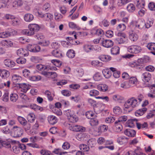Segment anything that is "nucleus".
Listing matches in <instances>:
<instances>
[{
    "instance_id": "nucleus-1",
    "label": "nucleus",
    "mask_w": 155,
    "mask_h": 155,
    "mask_svg": "<svg viewBox=\"0 0 155 155\" xmlns=\"http://www.w3.org/2000/svg\"><path fill=\"white\" fill-rule=\"evenodd\" d=\"M140 104L139 102L134 97H132L128 99L124 104L125 108L132 110L133 108L138 107Z\"/></svg>"
},
{
    "instance_id": "nucleus-2",
    "label": "nucleus",
    "mask_w": 155,
    "mask_h": 155,
    "mask_svg": "<svg viewBox=\"0 0 155 155\" xmlns=\"http://www.w3.org/2000/svg\"><path fill=\"white\" fill-rule=\"evenodd\" d=\"M117 35L119 37L115 40V42L117 44H121L127 42V37L125 33L118 32L117 34Z\"/></svg>"
},
{
    "instance_id": "nucleus-3",
    "label": "nucleus",
    "mask_w": 155,
    "mask_h": 155,
    "mask_svg": "<svg viewBox=\"0 0 155 155\" xmlns=\"http://www.w3.org/2000/svg\"><path fill=\"white\" fill-rule=\"evenodd\" d=\"M128 51L133 54H138L141 52L142 51L141 47L138 45H132L127 48Z\"/></svg>"
},
{
    "instance_id": "nucleus-4",
    "label": "nucleus",
    "mask_w": 155,
    "mask_h": 155,
    "mask_svg": "<svg viewBox=\"0 0 155 155\" xmlns=\"http://www.w3.org/2000/svg\"><path fill=\"white\" fill-rule=\"evenodd\" d=\"M100 43L103 46L106 48H110L114 45V42L111 40L104 38H101Z\"/></svg>"
},
{
    "instance_id": "nucleus-5",
    "label": "nucleus",
    "mask_w": 155,
    "mask_h": 155,
    "mask_svg": "<svg viewBox=\"0 0 155 155\" xmlns=\"http://www.w3.org/2000/svg\"><path fill=\"white\" fill-rule=\"evenodd\" d=\"M69 129L71 131L77 132H84L85 130L84 127L78 125H72L69 127Z\"/></svg>"
},
{
    "instance_id": "nucleus-6",
    "label": "nucleus",
    "mask_w": 155,
    "mask_h": 155,
    "mask_svg": "<svg viewBox=\"0 0 155 155\" xmlns=\"http://www.w3.org/2000/svg\"><path fill=\"white\" fill-rule=\"evenodd\" d=\"M13 130L14 134L17 137L21 136L23 134V130L20 127L17 126H14L13 127Z\"/></svg>"
},
{
    "instance_id": "nucleus-7",
    "label": "nucleus",
    "mask_w": 155,
    "mask_h": 155,
    "mask_svg": "<svg viewBox=\"0 0 155 155\" xmlns=\"http://www.w3.org/2000/svg\"><path fill=\"white\" fill-rule=\"evenodd\" d=\"M104 104H96L94 107V111L96 113H99L104 110Z\"/></svg>"
},
{
    "instance_id": "nucleus-8",
    "label": "nucleus",
    "mask_w": 155,
    "mask_h": 155,
    "mask_svg": "<svg viewBox=\"0 0 155 155\" xmlns=\"http://www.w3.org/2000/svg\"><path fill=\"white\" fill-rule=\"evenodd\" d=\"M4 63L6 67L11 68L14 67L15 65V63L10 59H6L4 60Z\"/></svg>"
},
{
    "instance_id": "nucleus-9",
    "label": "nucleus",
    "mask_w": 155,
    "mask_h": 155,
    "mask_svg": "<svg viewBox=\"0 0 155 155\" xmlns=\"http://www.w3.org/2000/svg\"><path fill=\"white\" fill-rule=\"evenodd\" d=\"M19 88H21V91L24 93H26L30 89V85L25 83L18 84Z\"/></svg>"
},
{
    "instance_id": "nucleus-10",
    "label": "nucleus",
    "mask_w": 155,
    "mask_h": 155,
    "mask_svg": "<svg viewBox=\"0 0 155 155\" xmlns=\"http://www.w3.org/2000/svg\"><path fill=\"white\" fill-rule=\"evenodd\" d=\"M28 29H24L22 31V33L24 35L31 36L34 35L35 33L28 25Z\"/></svg>"
},
{
    "instance_id": "nucleus-11",
    "label": "nucleus",
    "mask_w": 155,
    "mask_h": 155,
    "mask_svg": "<svg viewBox=\"0 0 155 155\" xmlns=\"http://www.w3.org/2000/svg\"><path fill=\"white\" fill-rule=\"evenodd\" d=\"M28 29H24L22 31V33L24 35L31 36L34 35L35 33L28 25Z\"/></svg>"
},
{
    "instance_id": "nucleus-12",
    "label": "nucleus",
    "mask_w": 155,
    "mask_h": 155,
    "mask_svg": "<svg viewBox=\"0 0 155 155\" xmlns=\"http://www.w3.org/2000/svg\"><path fill=\"white\" fill-rule=\"evenodd\" d=\"M43 75L47 78H55L57 77L58 74L55 72H44L43 73Z\"/></svg>"
},
{
    "instance_id": "nucleus-13",
    "label": "nucleus",
    "mask_w": 155,
    "mask_h": 155,
    "mask_svg": "<svg viewBox=\"0 0 155 155\" xmlns=\"http://www.w3.org/2000/svg\"><path fill=\"white\" fill-rule=\"evenodd\" d=\"M112 97L114 101L118 103H122L124 101V97L119 95H114Z\"/></svg>"
},
{
    "instance_id": "nucleus-14",
    "label": "nucleus",
    "mask_w": 155,
    "mask_h": 155,
    "mask_svg": "<svg viewBox=\"0 0 155 155\" xmlns=\"http://www.w3.org/2000/svg\"><path fill=\"white\" fill-rule=\"evenodd\" d=\"M17 55L20 57L27 56L28 54V51L25 49L20 48L17 51Z\"/></svg>"
},
{
    "instance_id": "nucleus-15",
    "label": "nucleus",
    "mask_w": 155,
    "mask_h": 155,
    "mask_svg": "<svg viewBox=\"0 0 155 155\" xmlns=\"http://www.w3.org/2000/svg\"><path fill=\"white\" fill-rule=\"evenodd\" d=\"M149 60V58L147 56L138 59L137 62V64L140 66V69H141L142 67V64L148 62Z\"/></svg>"
},
{
    "instance_id": "nucleus-16",
    "label": "nucleus",
    "mask_w": 155,
    "mask_h": 155,
    "mask_svg": "<svg viewBox=\"0 0 155 155\" xmlns=\"http://www.w3.org/2000/svg\"><path fill=\"white\" fill-rule=\"evenodd\" d=\"M10 75V72L4 69H0V76L3 78H8Z\"/></svg>"
},
{
    "instance_id": "nucleus-17",
    "label": "nucleus",
    "mask_w": 155,
    "mask_h": 155,
    "mask_svg": "<svg viewBox=\"0 0 155 155\" xmlns=\"http://www.w3.org/2000/svg\"><path fill=\"white\" fill-rule=\"evenodd\" d=\"M124 133L126 135L129 137H134L136 134V132L134 130L130 129L125 130Z\"/></svg>"
},
{
    "instance_id": "nucleus-18",
    "label": "nucleus",
    "mask_w": 155,
    "mask_h": 155,
    "mask_svg": "<svg viewBox=\"0 0 155 155\" xmlns=\"http://www.w3.org/2000/svg\"><path fill=\"white\" fill-rule=\"evenodd\" d=\"M48 122L51 124L54 125L58 121L57 118L53 115H50L48 117Z\"/></svg>"
},
{
    "instance_id": "nucleus-19",
    "label": "nucleus",
    "mask_w": 155,
    "mask_h": 155,
    "mask_svg": "<svg viewBox=\"0 0 155 155\" xmlns=\"http://www.w3.org/2000/svg\"><path fill=\"white\" fill-rule=\"evenodd\" d=\"M128 138L124 136L120 137L117 139V142L120 145L124 144L128 142Z\"/></svg>"
},
{
    "instance_id": "nucleus-20",
    "label": "nucleus",
    "mask_w": 155,
    "mask_h": 155,
    "mask_svg": "<svg viewBox=\"0 0 155 155\" xmlns=\"http://www.w3.org/2000/svg\"><path fill=\"white\" fill-rule=\"evenodd\" d=\"M12 30L10 29L8 31L0 33V38H5L8 37L12 35Z\"/></svg>"
},
{
    "instance_id": "nucleus-21",
    "label": "nucleus",
    "mask_w": 155,
    "mask_h": 155,
    "mask_svg": "<svg viewBox=\"0 0 155 155\" xmlns=\"http://www.w3.org/2000/svg\"><path fill=\"white\" fill-rule=\"evenodd\" d=\"M151 75L148 72H145L143 73L142 75V78L145 82H148L151 78Z\"/></svg>"
},
{
    "instance_id": "nucleus-22",
    "label": "nucleus",
    "mask_w": 155,
    "mask_h": 155,
    "mask_svg": "<svg viewBox=\"0 0 155 155\" xmlns=\"http://www.w3.org/2000/svg\"><path fill=\"white\" fill-rule=\"evenodd\" d=\"M84 51L86 53H89L93 51L94 48L92 45L88 44L84 45L83 47Z\"/></svg>"
},
{
    "instance_id": "nucleus-23",
    "label": "nucleus",
    "mask_w": 155,
    "mask_h": 155,
    "mask_svg": "<svg viewBox=\"0 0 155 155\" xmlns=\"http://www.w3.org/2000/svg\"><path fill=\"white\" fill-rule=\"evenodd\" d=\"M1 45L6 47H9L12 46V42L9 40H3L0 43Z\"/></svg>"
},
{
    "instance_id": "nucleus-24",
    "label": "nucleus",
    "mask_w": 155,
    "mask_h": 155,
    "mask_svg": "<svg viewBox=\"0 0 155 155\" xmlns=\"http://www.w3.org/2000/svg\"><path fill=\"white\" fill-rule=\"evenodd\" d=\"M36 68L38 70L41 71V74L43 75V73L44 72H47L48 66L42 65L41 64H38L36 66Z\"/></svg>"
},
{
    "instance_id": "nucleus-25",
    "label": "nucleus",
    "mask_w": 155,
    "mask_h": 155,
    "mask_svg": "<svg viewBox=\"0 0 155 155\" xmlns=\"http://www.w3.org/2000/svg\"><path fill=\"white\" fill-rule=\"evenodd\" d=\"M22 80V78L18 75L14 74L12 77V80L14 83L17 84Z\"/></svg>"
},
{
    "instance_id": "nucleus-26",
    "label": "nucleus",
    "mask_w": 155,
    "mask_h": 155,
    "mask_svg": "<svg viewBox=\"0 0 155 155\" xmlns=\"http://www.w3.org/2000/svg\"><path fill=\"white\" fill-rule=\"evenodd\" d=\"M97 88L99 90L104 92L107 91L108 90V86L106 84H100L97 85Z\"/></svg>"
},
{
    "instance_id": "nucleus-27",
    "label": "nucleus",
    "mask_w": 155,
    "mask_h": 155,
    "mask_svg": "<svg viewBox=\"0 0 155 155\" xmlns=\"http://www.w3.org/2000/svg\"><path fill=\"white\" fill-rule=\"evenodd\" d=\"M102 73L104 76L106 78H109L111 77L112 74L108 69H104L102 70Z\"/></svg>"
},
{
    "instance_id": "nucleus-28",
    "label": "nucleus",
    "mask_w": 155,
    "mask_h": 155,
    "mask_svg": "<svg viewBox=\"0 0 155 155\" xmlns=\"http://www.w3.org/2000/svg\"><path fill=\"white\" fill-rule=\"evenodd\" d=\"M99 58L103 61L107 62L111 59V57L108 55H102L99 57Z\"/></svg>"
},
{
    "instance_id": "nucleus-29",
    "label": "nucleus",
    "mask_w": 155,
    "mask_h": 155,
    "mask_svg": "<svg viewBox=\"0 0 155 155\" xmlns=\"http://www.w3.org/2000/svg\"><path fill=\"white\" fill-rule=\"evenodd\" d=\"M29 107L31 108L36 111H41L43 110V108L42 107L34 104H31Z\"/></svg>"
},
{
    "instance_id": "nucleus-30",
    "label": "nucleus",
    "mask_w": 155,
    "mask_h": 155,
    "mask_svg": "<svg viewBox=\"0 0 155 155\" xmlns=\"http://www.w3.org/2000/svg\"><path fill=\"white\" fill-rule=\"evenodd\" d=\"M114 125L115 127L114 130L117 132H120L123 129L122 125L117 121H116L114 123Z\"/></svg>"
},
{
    "instance_id": "nucleus-31",
    "label": "nucleus",
    "mask_w": 155,
    "mask_h": 155,
    "mask_svg": "<svg viewBox=\"0 0 155 155\" xmlns=\"http://www.w3.org/2000/svg\"><path fill=\"white\" fill-rule=\"evenodd\" d=\"M137 122V119H136L129 120L127 122V125L130 127H134Z\"/></svg>"
},
{
    "instance_id": "nucleus-32",
    "label": "nucleus",
    "mask_w": 155,
    "mask_h": 155,
    "mask_svg": "<svg viewBox=\"0 0 155 155\" xmlns=\"http://www.w3.org/2000/svg\"><path fill=\"white\" fill-rule=\"evenodd\" d=\"M136 6L139 8H144L145 2L144 0H136Z\"/></svg>"
},
{
    "instance_id": "nucleus-33",
    "label": "nucleus",
    "mask_w": 155,
    "mask_h": 155,
    "mask_svg": "<svg viewBox=\"0 0 155 155\" xmlns=\"http://www.w3.org/2000/svg\"><path fill=\"white\" fill-rule=\"evenodd\" d=\"M146 108L144 107L141 109H139L136 111L135 113V115L137 117L143 115L147 110Z\"/></svg>"
},
{
    "instance_id": "nucleus-34",
    "label": "nucleus",
    "mask_w": 155,
    "mask_h": 155,
    "mask_svg": "<svg viewBox=\"0 0 155 155\" xmlns=\"http://www.w3.org/2000/svg\"><path fill=\"white\" fill-rule=\"evenodd\" d=\"M45 94V95L46 96L49 101H51L53 100V97L54 96V94L51 93V92L48 90L46 91Z\"/></svg>"
},
{
    "instance_id": "nucleus-35",
    "label": "nucleus",
    "mask_w": 155,
    "mask_h": 155,
    "mask_svg": "<svg viewBox=\"0 0 155 155\" xmlns=\"http://www.w3.org/2000/svg\"><path fill=\"white\" fill-rule=\"evenodd\" d=\"M3 146L7 148H9L11 147V145L9 141L7 140L3 141L0 140V147Z\"/></svg>"
},
{
    "instance_id": "nucleus-36",
    "label": "nucleus",
    "mask_w": 155,
    "mask_h": 155,
    "mask_svg": "<svg viewBox=\"0 0 155 155\" xmlns=\"http://www.w3.org/2000/svg\"><path fill=\"white\" fill-rule=\"evenodd\" d=\"M29 25L35 33L38 31L40 28L39 25L36 24H30Z\"/></svg>"
},
{
    "instance_id": "nucleus-37",
    "label": "nucleus",
    "mask_w": 155,
    "mask_h": 155,
    "mask_svg": "<svg viewBox=\"0 0 155 155\" xmlns=\"http://www.w3.org/2000/svg\"><path fill=\"white\" fill-rule=\"evenodd\" d=\"M18 95L15 93H11L10 96V101L12 102H16L18 99Z\"/></svg>"
},
{
    "instance_id": "nucleus-38",
    "label": "nucleus",
    "mask_w": 155,
    "mask_h": 155,
    "mask_svg": "<svg viewBox=\"0 0 155 155\" xmlns=\"http://www.w3.org/2000/svg\"><path fill=\"white\" fill-rule=\"evenodd\" d=\"M129 37L130 40L133 41H137L138 38V36L135 32L130 33Z\"/></svg>"
},
{
    "instance_id": "nucleus-39",
    "label": "nucleus",
    "mask_w": 155,
    "mask_h": 155,
    "mask_svg": "<svg viewBox=\"0 0 155 155\" xmlns=\"http://www.w3.org/2000/svg\"><path fill=\"white\" fill-rule=\"evenodd\" d=\"M120 87L124 88H129L132 87L128 81H123L120 84Z\"/></svg>"
},
{
    "instance_id": "nucleus-40",
    "label": "nucleus",
    "mask_w": 155,
    "mask_h": 155,
    "mask_svg": "<svg viewBox=\"0 0 155 155\" xmlns=\"http://www.w3.org/2000/svg\"><path fill=\"white\" fill-rule=\"evenodd\" d=\"M27 118L28 122L32 123L35 119V115L33 113H30L27 116Z\"/></svg>"
},
{
    "instance_id": "nucleus-41",
    "label": "nucleus",
    "mask_w": 155,
    "mask_h": 155,
    "mask_svg": "<svg viewBox=\"0 0 155 155\" xmlns=\"http://www.w3.org/2000/svg\"><path fill=\"white\" fill-rule=\"evenodd\" d=\"M128 65L132 68H134L139 70H140V66L137 64V61H131L128 63Z\"/></svg>"
},
{
    "instance_id": "nucleus-42",
    "label": "nucleus",
    "mask_w": 155,
    "mask_h": 155,
    "mask_svg": "<svg viewBox=\"0 0 155 155\" xmlns=\"http://www.w3.org/2000/svg\"><path fill=\"white\" fill-rule=\"evenodd\" d=\"M52 54L53 56L56 57L60 58L62 56L61 51L57 49L53 50L52 52Z\"/></svg>"
},
{
    "instance_id": "nucleus-43",
    "label": "nucleus",
    "mask_w": 155,
    "mask_h": 155,
    "mask_svg": "<svg viewBox=\"0 0 155 155\" xmlns=\"http://www.w3.org/2000/svg\"><path fill=\"white\" fill-rule=\"evenodd\" d=\"M120 48L118 46H116L112 48L111 49L112 54L116 55L119 53Z\"/></svg>"
},
{
    "instance_id": "nucleus-44",
    "label": "nucleus",
    "mask_w": 155,
    "mask_h": 155,
    "mask_svg": "<svg viewBox=\"0 0 155 155\" xmlns=\"http://www.w3.org/2000/svg\"><path fill=\"white\" fill-rule=\"evenodd\" d=\"M132 0H118V5L119 6H124L128 3L130 2Z\"/></svg>"
},
{
    "instance_id": "nucleus-45",
    "label": "nucleus",
    "mask_w": 155,
    "mask_h": 155,
    "mask_svg": "<svg viewBox=\"0 0 155 155\" xmlns=\"http://www.w3.org/2000/svg\"><path fill=\"white\" fill-rule=\"evenodd\" d=\"M92 65L94 66L101 67L103 65V63L98 60H93L91 62Z\"/></svg>"
},
{
    "instance_id": "nucleus-46",
    "label": "nucleus",
    "mask_w": 155,
    "mask_h": 155,
    "mask_svg": "<svg viewBox=\"0 0 155 155\" xmlns=\"http://www.w3.org/2000/svg\"><path fill=\"white\" fill-rule=\"evenodd\" d=\"M127 8L129 12H132L135 11V7L133 4L130 3L127 5Z\"/></svg>"
},
{
    "instance_id": "nucleus-47",
    "label": "nucleus",
    "mask_w": 155,
    "mask_h": 155,
    "mask_svg": "<svg viewBox=\"0 0 155 155\" xmlns=\"http://www.w3.org/2000/svg\"><path fill=\"white\" fill-rule=\"evenodd\" d=\"M75 73L77 76L79 77H81L83 75L84 72L82 68H78L76 69Z\"/></svg>"
},
{
    "instance_id": "nucleus-48",
    "label": "nucleus",
    "mask_w": 155,
    "mask_h": 155,
    "mask_svg": "<svg viewBox=\"0 0 155 155\" xmlns=\"http://www.w3.org/2000/svg\"><path fill=\"white\" fill-rule=\"evenodd\" d=\"M1 15L3 18H5L7 19H14L16 18L14 15L10 14H5L3 16L2 15Z\"/></svg>"
},
{
    "instance_id": "nucleus-49",
    "label": "nucleus",
    "mask_w": 155,
    "mask_h": 155,
    "mask_svg": "<svg viewBox=\"0 0 155 155\" xmlns=\"http://www.w3.org/2000/svg\"><path fill=\"white\" fill-rule=\"evenodd\" d=\"M53 152L58 155H62L63 154L67 153V152H62L61 149L59 148L55 149Z\"/></svg>"
},
{
    "instance_id": "nucleus-50",
    "label": "nucleus",
    "mask_w": 155,
    "mask_h": 155,
    "mask_svg": "<svg viewBox=\"0 0 155 155\" xmlns=\"http://www.w3.org/2000/svg\"><path fill=\"white\" fill-rule=\"evenodd\" d=\"M128 81L132 87L135 85L137 81V79L136 77H133L130 78Z\"/></svg>"
},
{
    "instance_id": "nucleus-51",
    "label": "nucleus",
    "mask_w": 155,
    "mask_h": 155,
    "mask_svg": "<svg viewBox=\"0 0 155 155\" xmlns=\"http://www.w3.org/2000/svg\"><path fill=\"white\" fill-rule=\"evenodd\" d=\"M113 111L114 114L118 115L121 113L122 110L119 107L116 106L114 107Z\"/></svg>"
},
{
    "instance_id": "nucleus-52",
    "label": "nucleus",
    "mask_w": 155,
    "mask_h": 155,
    "mask_svg": "<svg viewBox=\"0 0 155 155\" xmlns=\"http://www.w3.org/2000/svg\"><path fill=\"white\" fill-rule=\"evenodd\" d=\"M68 119L70 122L73 123L77 122L78 120V117L74 114H73Z\"/></svg>"
},
{
    "instance_id": "nucleus-53",
    "label": "nucleus",
    "mask_w": 155,
    "mask_h": 155,
    "mask_svg": "<svg viewBox=\"0 0 155 155\" xmlns=\"http://www.w3.org/2000/svg\"><path fill=\"white\" fill-rule=\"evenodd\" d=\"M68 25L69 27L71 28L77 30H80V28L78 25L73 22H69Z\"/></svg>"
},
{
    "instance_id": "nucleus-54",
    "label": "nucleus",
    "mask_w": 155,
    "mask_h": 155,
    "mask_svg": "<svg viewBox=\"0 0 155 155\" xmlns=\"http://www.w3.org/2000/svg\"><path fill=\"white\" fill-rule=\"evenodd\" d=\"M90 124L91 126H95L98 124V121L96 118L91 119L90 121Z\"/></svg>"
},
{
    "instance_id": "nucleus-55",
    "label": "nucleus",
    "mask_w": 155,
    "mask_h": 155,
    "mask_svg": "<svg viewBox=\"0 0 155 155\" xmlns=\"http://www.w3.org/2000/svg\"><path fill=\"white\" fill-rule=\"evenodd\" d=\"M116 120L115 117L110 116L106 118L105 119V122L108 124H110L114 122Z\"/></svg>"
},
{
    "instance_id": "nucleus-56",
    "label": "nucleus",
    "mask_w": 155,
    "mask_h": 155,
    "mask_svg": "<svg viewBox=\"0 0 155 155\" xmlns=\"http://www.w3.org/2000/svg\"><path fill=\"white\" fill-rule=\"evenodd\" d=\"M67 56L70 58H73L75 55V53L73 50H69L67 53Z\"/></svg>"
},
{
    "instance_id": "nucleus-57",
    "label": "nucleus",
    "mask_w": 155,
    "mask_h": 155,
    "mask_svg": "<svg viewBox=\"0 0 155 155\" xmlns=\"http://www.w3.org/2000/svg\"><path fill=\"white\" fill-rule=\"evenodd\" d=\"M89 94L91 96H95L98 95L99 92L97 90L93 89L90 91Z\"/></svg>"
},
{
    "instance_id": "nucleus-58",
    "label": "nucleus",
    "mask_w": 155,
    "mask_h": 155,
    "mask_svg": "<svg viewBox=\"0 0 155 155\" xmlns=\"http://www.w3.org/2000/svg\"><path fill=\"white\" fill-rule=\"evenodd\" d=\"M79 147L81 150L84 151H88L89 150V147L84 144H81L79 145Z\"/></svg>"
},
{
    "instance_id": "nucleus-59",
    "label": "nucleus",
    "mask_w": 155,
    "mask_h": 155,
    "mask_svg": "<svg viewBox=\"0 0 155 155\" xmlns=\"http://www.w3.org/2000/svg\"><path fill=\"white\" fill-rule=\"evenodd\" d=\"M154 116H155V109L150 110V112L147 113L146 117L147 119H149L152 118Z\"/></svg>"
},
{
    "instance_id": "nucleus-60",
    "label": "nucleus",
    "mask_w": 155,
    "mask_h": 155,
    "mask_svg": "<svg viewBox=\"0 0 155 155\" xmlns=\"http://www.w3.org/2000/svg\"><path fill=\"white\" fill-rule=\"evenodd\" d=\"M96 144V141L94 139H89L87 142L88 145L89 147H94Z\"/></svg>"
},
{
    "instance_id": "nucleus-61",
    "label": "nucleus",
    "mask_w": 155,
    "mask_h": 155,
    "mask_svg": "<svg viewBox=\"0 0 155 155\" xmlns=\"http://www.w3.org/2000/svg\"><path fill=\"white\" fill-rule=\"evenodd\" d=\"M64 114L66 115L68 119L71 117L73 114H74L73 111H71V110H67L64 111Z\"/></svg>"
},
{
    "instance_id": "nucleus-62",
    "label": "nucleus",
    "mask_w": 155,
    "mask_h": 155,
    "mask_svg": "<svg viewBox=\"0 0 155 155\" xmlns=\"http://www.w3.org/2000/svg\"><path fill=\"white\" fill-rule=\"evenodd\" d=\"M93 78L95 81H100L102 79V76L101 74L99 72L96 73L94 75Z\"/></svg>"
},
{
    "instance_id": "nucleus-63",
    "label": "nucleus",
    "mask_w": 155,
    "mask_h": 155,
    "mask_svg": "<svg viewBox=\"0 0 155 155\" xmlns=\"http://www.w3.org/2000/svg\"><path fill=\"white\" fill-rule=\"evenodd\" d=\"M148 48L150 50H155V43H150L147 46Z\"/></svg>"
},
{
    "instance_id": "nucleus-64",
    "label": "nucleus",
    "mask_w": 155,
    "mask_h": 155,
    "mask_svg": "<svg viewBox=\"0 0 155 155\" xmlns=\"http://www.w3.org/2000/svg\"><path fill=\"white\" fill-rule=\"evenodd\" d=\"M40 153L42 155H52L50 151L45 150H41L40 151Z\"/></svg>"
}]
</instances>
